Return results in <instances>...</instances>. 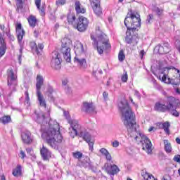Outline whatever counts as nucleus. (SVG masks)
<instances>
[{
  "mask_svg": "<svg viewBox=\"0 0 180 180\" xmlns=\"http://www.w3.org/2000/svg\"><path fill=\"white\" fill-rule=\"evenodd\" d=\"M15 29L18 41L20 47V53H22V51L23 50V44L22 43V40H23V36H25V30L22 29L21 23H18L15 26Z\"/></svg>",
  "mask_w": 180,
  "mask_h": 180,
  "instance_id": "obj_11",
  "label": "nucleus"
},
{
  "mask_svg": "<svg viewBox=\"0 0 180 180\" xmlns=\"http://www.w3.org/2000/svg\"><path fill=\"white\" fill-rule=\"evenodd\" d=\"M63 115L70 127L69 128V134L72 139H74L77 134L78 131L81 130V124L78 120L71 118L70 117V112L68 111L63 110Z\"/></svg>",
  "mask_w": 180,
  "mask_h": 180,
  "instance_id": "obj_5",
  "label": "nucleus"
},
{
  "mask_svg": "<svg viewBox=\"0 0 180 180\" xmlns=\"http://www.w3.org/2000/svg\"><path fill=\"white\" fill-rule=\"evenodd\" d=\"M176 143H177V144H180V139L179 138L176 139Z\"/></svg>",
  "mask_w": 180,
  "mask_h": 180,
  "instance_id": "obj_56",
  "label": "nucleus"
},
{
  "mask_svg": "<svg viewBox=\"0 0 180 180\" xmlns=\"http://www.w3.org/2000/svg\"><path fill=\"white\" fill-rule=\"evenodd\" d=\"M110 85V83L109 82H107V86H109Z\"/></svg>",
  "mask_w": 180,
  "mask_h": 180,
  "instance_id": "obj_62",
  "label": "nucleus"
},
{
  "mask_svg": "<svg viewBox=\"0 0 180 180\" xmlns=\"http://www.w3.org/2000/svg\"><path fill=\"white\" fill-rule=\"evenodd\" d=\"M75 53L76 56L75 57V63L82 68H86V59H85V49H84V45L77 41L75 44Z\"/></svg>",
  "mask_w": 180,
  "mask_h": 180,
  "instance_id": "obj_4",
  "label": "nucleus"
},
{
  "mask_svg": "<svg viewBox=\"0 0 180 180\" xmlns=\"http://www.w3.org/2000/svg\"><path fill=\"white\" fill-rule=\"evenodd\" d=\"M7 82L8 86L13 89L18 85V75L13 72V69H8L7 71Z\"/></svg>",
  "mask_w": 180,
  "mask_h": 180,
  "instance_id": "obj_9",
  "label": "nucleus"
},
{
  "mask_svg": "<svg viewBox=\"0 0 180 180\" xmlns=\"http://www.w3.org/2000/svg\"><path fill=\"white\" fill-rule=\"evenodd\" d=\"M13 175L14 176H20L22 175V167L20 165H18L13 170Z\"/></svg>",
  "mask_w": 180,
  "mask_h": 180,
  "instance_id": "obj_30",
  "label": "nucleus"
},
{
  "mask_svg": "<svg viewBox=\"0 0 180 180\" xmlns=\"http://www.w3.org/2000/svg\"><path fill=\"white\" fill-rule=\"evenodd\" d=\"M22 141L25 144H31L33 143V136H32V133L29 131H25L21 134Z\"/></svg>",
  "mask_w": 180,
  "mask_h": 180,
  "instance_id": "obj_14",
  "label": "nucleus"
},
{
  "mask_svg": "<svg viewBox=\"0 0 180 180\" xmlns=\"http://www.w3.org/2000/svg\"><path fill=\"white\" fill-rule=\"evenodd\" d=\"M153 19V14H150L148 17V19L146 20V23H150V20Z\"/></svg>",
  "mask_w": 180,
  "mask_h": 180,
  "instance_id": "obj_48",
  "label": "nucleus"
},
{
  "mask_svg": "<svg viewBox=\"0 0 180 180\" xmlns=\"http://www.w3.org/2000/svg\"><path fill=\"white\" fill-rule=\"evenodd\" d=\"M120 169L116 165H113L110 167H107V172L110 175H116L118 172H120Z\"/></svg>",
  "mask_w": 180,
  "mask_h": 180,
  "instance_id": "obj_24",
  "label": "nucleus"
},
{
  "mask_svg": "<svg viewBox=\"0 0 180 180\" xmlns=\"http://www.w3.org/2000/svg\"><path fill=\"white\" fill-rule=\"evenodd\" d=\"M41 158L44 161H49L51 158V151H50L44 145L40 149Z\"/></svg>",
  "mask_w": 180,
  "mask_h": 180,
  "instance_id": "obj_15",
  "label": "nucleus"
},
{
  "mask_svg": "<svg viewBox=\"0 0 180 180\" xmlns=\"http://www.w3.org/2000/svg\"><path fill=\"white\" fill-rule=\"evenodd\" d=\"M82 167H84V168H89V169H92V163L91 162V160H89V158H86V159L84 160L83 162H82L81 164Z\"/></svg>",
  "mask_w": 180,
  "mask_h": 180,
  "instance_id": "obj_26",
  "label": "nucleus"
},
{
  "mask_svg": "<svg viewBox=\"0 0 180 180\" xmlns=\"http://www.w3.org/2000/svg\"><path fill=\"white\" fill-rule=\"evenodd\" d=\"M164 144H165V151L167 154L172 153V146H171V143H169V141L165 140Z\"/></svg>",
  "mask_w": 180,
  "mask_h": 180,
  "instance_id": "obj_27",
  "label": "nucleus"
},
{
  "mask_svg": "<svg viewBox=\"0 0 180 180\" xmlns=\"http://www.w3.org/2000/svg\"><path fill=\"white\" fill-rule=\"evenodd\" d=\"M67 84H68V78L63 79L62 85H63V86H67Z\"/></svg>",
  "mask_w": 180,
  "mask_h": 180,
  "instance_id": "obj_46",
  "label": "nucleus"
},
{
  "mask_svg": "<svg viewBox=\"0 0 180 180\" xmlns=\"http://www.w3.org/2000/svg\"><path fill=\"white\" fill-rule=\"evenodd\" d=\"M28 23L31 27H34L36 26V23L37 22V20L36 19V17L34 15H30L28 18Z\"/></svg>",
  "mask_w": 180,
  "mask_h": 180,
  "instance_id": "obj_29",
  "label": "nucleus"
},
{
  "mask_svg": "<svg viewBox=\"0 0 180 180\" xmlns=\"http://www.w3.org/2000/svg\"><path fill=\"white\" fill-rule=\"evenodd\" d=\"M49 120V123L47 121ZM37 122L41 124L42 139H46L52 148H57L58 144L63 143V135L60 132V124L54 120L44 117L43 112L37 115Z\"/></svg>",
  "mask_w": 180,
  "mask_h": 180,
  "instance_id": "obj_2",
  "label": "nucleus"
},
{
  "mask_svg": "<svg viewBox=\"0 0 180 180\" xmlns=\"http://www.w3.org/2000/svg\"><path fill=\"white\" fill-rule=\"evenodd\" d=\"M26 151H27V154H32V148H26Z\"/></svg>",
  "mask_w": 180,
  "mask_h": 180,
  "instance_id": "obj_53",
  "label": "nucleus"
},
{
  "mask_svg": "<svg viewBox=\"0 0 180 180\" xmlns=\"http://www.w3.org/2000/svg\"><path fill=\"white\" fill-rule=\"evenodd\" d=\"M100 153L101 154H102V155H104V157H105V159L107 160V161L112 160V155H110L109 151L106 150V148H102L101 149H100Z\"/></svg>",
  "mask_w": 180,
  "mask_h": 180,
  "instance_id": "obj_25",
  "label": "nucleus"
},
{
  "mask_svg": "<svg viewBox=\"0 0 180 180\" xmlns=\"http://www.w3.org/2000/svg\"><path fill=\"white\" fill-rule=\"evenodd\" d=\"M66 2H67V0H57L56 5H58V6L60 5L61 6L65 5Z\"/></svg>",
  "mask_w": 180,
  "mask_h": 180,
  "instance_id": "obj_40",
  "label": "nucleus"
},
{
  "mask_svg": "<svg viewBox=\"0 0 180 180\" xmlns=\"http://www.w3.org/2000/svg\"><path fill=\"white\" fill-rule=\"evenodd\" d=\"M75 15L72 13H69L68 15V22L70 25H75Z\"/></svg>",
  "mask_w": 180,
  "mask_h": 180,
  "instance_id": "obj_32",
  "label": "nucleus"
},
{
  "mask_svg": "<svg viewBox=\"0 0 180 180\" xmlns=\"http://www.w3.org/2000/svg\"><path fill=\"white\" fill-rule=\"evenodd\" d=\"M131 102L133 103V105H135L136 108H137V105L133 102V98L131 97L129 98Z\"/></svg>",
  "mask_w": 180,
  "mask_h": 180,
  "instance_id": "obj_55",
  "label": "nucleus"
},
{
  "mask_svg": "<svg viewBox=\"0 0 180 180\" xmlns=\"http://www.w3.org/2000/svg\"><path fill=\"white\" fill-rule=\"evenodd\" d=\"M146 53L144 52V50H141L140 52V56H141V58H143V57H144V54Z\"/></svg>",
  "mask_w": 180,
  "mask_h": 180,
  "instance_id": "obj_52",
  "label": "nucleus"
},
{
  "mask_svg": "<svg viewBox=\"0 0 180 180\" xmlns=\"http://www.w3.org/2000/svg\"><path fill=\"white\" fill-rule=\"evenodd\" d=\"M1 123L3 124H6L11 122V117L10 116H4L3 117L0 118Z\"/></svg>",
  "mask_w": 180,
  "mask_h": 180,
  "instance_id": "obj_34",
  "label": "nucleus"
},
{
  "mask_svg": "<svg viewBox=\"0 0 180 180\" xmlns=\"http://www.w3.org/2000/svg\"><path fill=\"white\" fill-rule=\"evenodd\" d=\"M154 130V127H151L150 128L148 129V131H153Z\"/></svg>",
  "mask_w": 180,
  "mask_h": 180,
  "instance_id": "obj_59",
  "label": "nucleus"
},
{
  "mask_svg": "<svg viewBox=\"0 0 180 180\" xmlns=\"http://www.w3.org/2000/svg\"><path fill=\"white\" fill-rule=\"evenodd\" d=\"M37 97L39 106L46 109V108H47V103H46V98H44V96H43L41 91L37 92Z\"/></svg>",
  "mask_w": 180,
  "mask_h": 180,
  "instance_id": "obj_19",
  "label": "nucleus"
},
{
  "mask_svg": "<svg viewBox=\"0 0 180 180\" xmlns=\"http://www.w3.org/2000/svg\"><path fill=\"white\" fill-rule=\"evenodd\" d=\"M82 127H81L79 131H77V134L76 136H79L80 137H82V139L86 142V143H89L92 139V136H91V134L86 131L84 132L82 130Z\"/></svg>",
  "mask_w": 180,
  "mask_h": 180,
  "instance_id": "obj_20",
  "label": "nucleus"
},
{
  "mask_svg": "<svg viewBox=\"0 0 180 180\" xmlns=\"http://www.w3.org/2000/svg\"><path fill=\"white\" fill-rule=\"evenodd\" d=\"M119 142H118V141L117 140H115V141H112V147H115V148H117V147H119Z\"/></svg>",
  "mask_w": 180,
  "mask_h": 180,
  "instance_id": "obj_43",
  "label": "nucleus"
},
{
  "mask_svg": "<svg viewBox=\"0 0 180 180\" xmlns=\"http://www.w3.org/2000/svg\"><path fill=\"white\" fill-rule=\"evenodd\" d=\"M118 1H119V2H120V3L123 2V0H118Z\"/></svg>",
  "mask_w": 180,
  "mask_h": 180,
  "instance_id": "obj_63",
  "label": "nucleus"
},
{
  "mask_svg": "<svg viewBox=\"0 0 180 180\" xmlns=\"http://www.w3.org/2000/svg\"><path fill=\"white\" fill-rule=\"evenodd\" d=\"M41 4V0H35V5L37 7V9H39L41 16H44L45 15L44 8H42L41 9H40Z\"/></svg>",
  "mask_w": 180,
  "mask_h": 180,
  "instance_id": "obj_31",
  "label": "nucleus"
},
{
  "mask_svg": "<svg viewBox=\"0 0 180 180\" xmlns=\"http://www.w3.org/2000/svg\"><path fill=\"white\" fill-rule=\"evenodd\" d=\"M94 13L99 16L102 15V8H101V1L91 2Z\"/></svg>",
  "mask_w": 180,
  "mask_h": 180,
  "instance_id": "obj_17",
  "label": "nucleus"
},
{
  "mask_svg": "<svg viewBox=\"0 0 180 180\" xmlns=\"http://www.w3.org/2000/svg\"><path fill=\"white\" fill-rule=\"evenodd\" d=\"M88 144H89V150L91 151H93L94 150V141H92L91 140H90L89 142H87Z\"/></svg>",
  "mask_w": 180,
  "mask_h": 180,
  "instance_id": "obj_41",
  "label": "nucleus"
},
{
  "mask_svg": "<svg viewBox=\"0 0 180 180\" xmlns=\"http://www.w3.org/2000/svg\"><path fill=\"white\" fill-rule=\"evenodd\" d=\"M174 101V97H169L167 101V105L160 103H156L155 105V110H157V112H168V109H171L172 106H175Z\"/></svg>",
  "mask_w": 180,
  "mask_h": 180,
  "instance_id": "obj_8",
  "label": "nucleus"
},
{
  "mask_svg": "<svg viewBox=\"0 0 180 180\" xmlns=\"http://www.w3.org/2000/svg\"><path fill=\"white\" fill-rule=\"evenodd\" d=\"M171 106L170 109L167 110V112H169L173 116L178 117V116H179V112L176 111V108L179 106V100L174 98V107L172 106V105H171Z\"/></svg>",
  "mask_w": 180,
  "mask_h": 180,
  "instance_id": "obj_18",
  "label": "nucleus"
},
{
  "mask_svg": "<svg viewBox=\"0 0 180 180\" xmlns=\"http://www.w3.org/2000/svg\"><path fill=\"white\" fill-rule=\"evenodd\" d=\"M5 53H6V44L4 38L0 35V58L5 56Z\"/></svg>",
  "mask_w": 180,
  "mask_h": 180,
  "instance_id": "obj_21",
  "label": "nucleus"
},
{
  "mask_svg": "<svg viewBox=\"0 0 180 180\" xmlns=\"http://www.w3.org/2000/svg\"><path fill=\"white\" fill-rule=\"evenodd\" d=\"M75 9L77 13H85L86 10L81 6V3L78 0L75 1Z\"/></svg>",
  "mask_w": 180,
  "mask_h": 180,
  "instance_id": "obj_23",
  "label": "nucleus"
},
{
  "mask_svg": "<svg viewBox=\"0 0 180 180\" xmlns=\"http://www.w3.org/2000/svg\"><path fill=\"white\" fill-rule=\"evenodd\" d=\"M44 82V79L43 78V76L37 75V83H36L37 92H41L40 90L41 89V86H43Z\"/></svg>",
  "mask_w": 180,
  "mask_h": 180,
  "instance_id": "obj_22",
  "label": "nucleus"
},
{
  "mask_svg": "<svg viewBox=\"0 0 180 180\" xmlns=\"http://www.w3.org/2000/svg\"><path fill=\"white\" fill-rule=\"evenodd\" d=\"M118 58L120 61H123L124 60L125 56L124 53H123V51H120L118 55Z\"/></svg>",
  "mask_w": 180,
  "mask_h": 180,
  "instance_id": "obj_39",
  "label": "nucleus"
},
{
  "mask_svg": "<svg viewBox=\"0 0 180 180\" xmlns=\"http://www.w3.org/2000/svg\"><path fill=\"white\" fill-rule=\"evenodd\" d=\"M34 34L35 37H37V31H34Z\"/></svg>",
  "mask_w": 180,
  "mask_h": 180,
  "instance_id": "obj_61",
  "label": "nucleus"
},
{
  "mask_svg": "<svg viewBox=\"0 0 180 180\" xmlns=\"http://www.w3.org/2000/svg\"><path fill=\"white\" fill-rule=\"evenodd\" d=\"M156 12H157L158 15H161L162 13V10L160 9V8H157Z\"/></svg>",
  "mask_w": 180,
  "mask_h": 180,
  "instance_id": "obj_50",
  "label": "nucleus"
},
{
  "mask_svg": "<svg viewBox=\"0 0 180 180\" xmlns=\"http://www.w3.org/2000/svg\"><path fill=\"white\" fill-rule=\"evenodd\" d=\"M112 46L110 43H109V38L105 34H102L98 37L97 41V51L98 54H103V51L106 50H110Z\"/></svg>",
  "mask_w": 180,
  "mask_h": 180,
  "instance_id": "obj_7",
  "label": "nucleus"
},
{
  "mask_svg": "<svg viewBox=\"0 0 180 180\" xmlns=\"http://www.w3.org/2000/svg\"><path fill=\"white\" fill-rule=\"evenodd\" d=\"M6 36H8V37H9L11 40H13L15 39V37H13V36L11 35V31L8 30V32H6Z\"/></svg>",
  "mask_w": 180,
  "mask_h": 180,
  "instance_id": "obj_47",
  "label": "nucleus"
},
{
  "mask_svg": "<svg viewBox=\"0 0 180 180\" xmlns=\"http://www.w3.org/2000/svg\"><path fill=\"white\" fill-rule=\"evenodd\" d=\"M72 41L68 37H65L62 40V48L60 53L66 63H71V46Z\"/></svg>",
  "mask_w": 180,
  "mask_h": 180,
  "instance_id": "obj_6",
  "label": "nucleus"
},
{
  "mask_svg": "<svg viewBox=\"0 0 180 180\" xmlns=\"http://www.w3.org/2000/svg\"><path fill=\"white\" fill-rule=\"evenodd\" d=\"M155 50L159 53V54H167L171 51L169 44L164 43L162 45H158L155 46Z\"/></svg>",
  "mask_w": 180,
  "mask_h": 180,
  "instance_id": "obj_13",
  "label": "nucleus"
},
{
  "mask_svg": "<svg viewBox=\"0 0 180 180\" xmlns=\"http://www.w3.org/2000/svg\"><path fill=\"white\" fill-rule=\"evenodd\" d=\"M0 180H6V179H5V176H4V175H1Z\"/></svg>",
  "mask_w": 180,
  "mask_h": 180,
  "instance_id": "obj_58",
  "label": "nucleus"
},
{
  "mask_svg": "<svg viewBox=\"0 0 180 180\" xmlns=\"http://www.w3.org/2000/svg\"><path fill=\"white\" fill-rule=\"evenodd\" d=\"M171 124L169 122H165L162 124V129L165 130L166 134H169V127Z\"/></svg>",
  "mask_w": 180,
  "mask_h": 180,
  "instance_id": "obj_33",
  "label": "nucleus"
},
{
  "mask_svg": "<svg viewBox=\"0 0 180 180\" xmlns=\"http://www.w3.org/2000/svg\"><path fill=\"white\" fill-rule=\"evenodd\" d=\"M118 108L122 113V120L126 126L129 136L134 139L136 141H140L142 144V149L148 154L153 151L151 141L143 133L137 131V124L134 120V113L131 111L127 100L123 98L118 103Z\"/></svg>",
  "mask_w": 180,
  "mask_h": 180,
  "instance_id": "obj_1",
  "label": "nucleus"
},
{
  "mask_svg": "<svg viewBox=\"0 0 180 180\" xmlns=\"http://www.w3.org/2000/svg\"><path fill=\"white\" fill-rule=\"evenodd\" d=\"M82 110H83V112H85L86 113H96L94 104L88 102H85L83 103Z\"/></svg>",
  "mask_w": 180,
  "mask_h": 180,
  "instance_id": "obj_16",
  "label": "nucleus"
},
{
  "mask_svg": "<svg viewBox=\"0 0 180 180\" xmlns=\"http://www.w3.org/2000/svg\"><path fill=\"white\" fill-rule=\"evenodd\" d=\"M82 153L81 152H75V153H73V157L75 158H77L78 160H79V158H82Z\"/></svg>",
  "mask_w": 180,
  "mask_h": 180,
  "instance_id": "obj_38",
  "label": "nucleus"
},
{
  "mask_svg": "<svg viewBox=\"0 0 180 180\" xmlns=\"http://www.w3.org/2000/svg\"><path fill=\"white\" fill-rule=\"evenodd\" d=\"M0 28L1 30H5V25H0Z\"/></svg>",
  "mask_w": 180,
  "mask_h": 180,
  "instance_id": "obj_57",
  "label": "nucleus"
},
{
  "mask_svg": "<svg viewBox=\"0 0 180 180\" xmlns=\"http://www.w3.org/2000/svg\"><path fill=\"white\" fill-rule=\"evenodd\" d=\"M126 151L128 154H131V149L130 148H126Z\"/></svg>",
  "mask_w": 180,
  "mask_h": 180,
  "instance_id": "obj_54",
  "label": "nucleus"
},
{
  "mask_svg": "<svg viewBox=\"0 0 180 180\" xmlns=\"http://www.w3.org/2000/svg\"><path fill=\"white\" fill-rule=\"evenodd\" d=\"M25 103H26L27 106H30V97H29V92L27 91H25Z\"/></svg>",
  "mask_w": 180,
  "mask_h": 180,
  "instance_id": "obj_35",
  "label": "nucleus"
},
{
  "mask_svg": "<svg viewBox=\"0 0 180 180\" xmlns=\"http://www.w3.org/2000/svg\"><path fill=\"white\" fill-rule=\"evenodd\" d=\"M176 94H180V90H179V89H176Z\"/></svg>",
  "mask_w": 180,
  "mask_h": 180,
  "instance_id": "obj_60",
  "label": "nucleus"
},
{
  "mask_svg": "<svg viewBox=\"0 0 180 180\" xmlns=\"http://www.w3.org/2000/svg\"><path fill=\"white\" fill-rule=\"evenodd\" d=\"M22 5V0H17V2H16L17 7L19 8L20 9H21Z\"/></svg>",
  "mask_w": 180,
  "mask_h": 180,
  "instance_id": "obj_42",
  "label": "nucleus"
},
{
  "mask_svg": "<svg viewBox=\"0 0 180 180\" xmlns=\"http://www.w3.org/2000/svg\"><path fill=\"white\" fill-rule=\"evenodd\" d=\"M174 161H175L176 162H179V164H180V155H176L174 157Z\"/></svg>",
  "mask_w": 180,
  "mask_h": 180,
  "instance_id": "obj_44",
  "label": "nucleus"
},
{
  "mask_svg": "<svg viewBox=\"0 0 180 180\" xmlns=\"http://www.w3.org/2000/svg\"><path fill=\"white\" fill-rule=\"evenodd\" d=\"M134 95L135 96H137L138 99H141V95L140 94V92L137 90H134Z\"/></svg>",
  "mask_w": 180,
  "mask_h": 180,
  "instance_id": "obj_45",
  "label": "nucleus"
},
{
  "mask_svg": "<svg viewBox=\"0 0 180 180\" xmlns=\"http://www.w3.org/2000/svg\"><path fill=\"white\" fill-rule=\"evenodd\" d=\"M20 154L21 158H25V157H26V153H25V151L23 150H20Z\"/></svg>",
  "mask_w": 180,
  "mask_h": 180,
  "instance_id": "obj_49",
  "label": "nucleus"
},
{
  "mask_svg": "<svg viewBox=\"0 0 180 180\" xmlns=\"http://www.w3.org/2000/svg\"><path fill=\"white\" fill-rule=\"evenodd\" d=\"M31 47H32V49H34V47H35V51L37 53V54H39V50H43L44 49V45H43V44H39L38 46H36V43L34 42H32L31 43Z\"/></svg>",
  "mask_w": 180,
  "mask_h": 180,
  "instance_id": "obj_28",
  "label": "nucleus"
},
{
  "mask_svg": "<svg viewBox=\"0 0 180 180\" xmlns=\"http://www.w3.org/2000/svg\"><path fill=\"white\" fill-rule=\"evenodd\" d=\"M127 79H129V76L126 70H124V73L121 77V80L122 81V82H127Z\"/></svg>",
  "mask_w": 180,
  "mask_h": 180,
  "instance_id": "obj_37",
  "label": "nucleus"
},
{
  "mask_svg": "<svg viewBox=\"0 0 180 180\" xmlns=\"http://www.w3.org/2000/svg\"><path fill=\"white\" fill-rule=\"evenodd\" d=\"M124 23L127 28L125 37L126 43L136 46L139 43V36L134 32H137L140 29V26H141L140 14L137 12H131L130 14H127Z\"/></svg>",
  "mask_w": 180,
  "mask_h": 180,
  "instance_id": "obj_3",
  "label": "nucleus"
},
{
  "mask_svg": "<svg viewBox=\"0 0 180 180\" xmlns=\"http://www.w3.org/2000/svg\"><path fill=\"white\" fill-rule=\"evenodd\" d=\"M51 65L52 68H54V70H60L61 68V56H60V53L57 51H54L51 53Z\"/></svg>",
  "mask_w": 180,
  "mask_h": 180,
  "instance_id": "obj_10",
  "label": "nucleus"
},
{
  "mask_svg": "<svg viewBox=\"0 0 180 180\" xmlns=\"http://www.w3.org/2000/svg\"><path fill=\"white\" fill-rule=\"evenodd\" d=\"M127 180H133V179H131L130 178H127Z\"/></svg>",
  "mask_w": 180,
  "mask_h": 180,
  "instance_id": "obj_64",
  "label": "nucleus"
},
{
  "mask_svg": "<svg viewBox=\"0 0 180 180\" xmlns=\"http://www.w3.org/2000/svg\"><path fill=\"white\" fill-rule=\"evenodd\" d=\"M89 25V20L88 18L81 16L79 17V21L77 25V29L79 32H85Z\"/></svg>",
  "mask_w": 180,
  "mask_h": 180,
  "instance_id": "obj_12",
  "label": "nucleus"
},
{
  "mask_svg": "<svg viewBox=\"0 0 180 180\" xmlns=\"http://www.w3.org/2000/svg\"><path fill=\"white\" fill-rule=\"evenodd\" d=\"M103 96L104 99H108V93L106 91H104L103 93Z\"/></svg>",
  "mask_w": 180,
  "mask_h": 180,
  "instance_id": "obj_51",
  "label": "nucleus"
},
{
  "mask_svg": "<svg viewBox=\"0 0 180 180\" xmlns=\"http://www.w3.org/2000/svg\"><path fill=\"white\" fill-rule=\"evenodd\" d=\"M53 92H54V90L53 89V87L49 86L48 89V93H49V98H50L51 101H54V97H53Z\"/></svg>",
  "mask_w": 180,
  "mask_h": 180,
  "instance_id": "obj_36",
  "label": "nucleus"
}]
</instances>
